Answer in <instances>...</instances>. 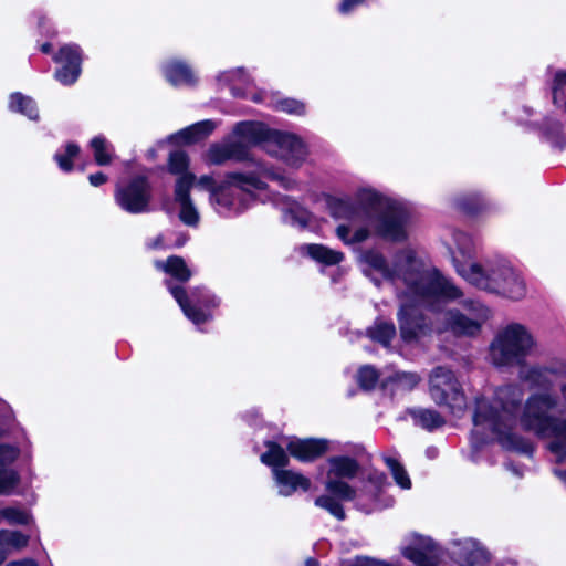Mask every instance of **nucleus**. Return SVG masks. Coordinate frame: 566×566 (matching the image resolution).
Masks as SVG:
<instances>
[{"label":"nucleus","mask_w":566,"mask_h":566,"mask_svg":"<svg viewBox=\"0 0 566 566\" xmlns=\"http://www.w3.org/2000/svg\"><path fill=\"white\" fill-rule=\"evenodd\" d=\"M365 260L371 270L395 284L400 303L397 314L400 337L407 344L419 343L431 334L432 327L421 315V306H431L439 298L455 300L461 296L455 285L428 266L409 248L399 251L391 265L375 251L367 252Z\"/></svg>","instance_id":"f257e3e1"},{"label":"nucleus","mask_w":566,"mask_h":566,"mask_svg":"<svg viewBox=\"0 0 566 566\" xmlns=\"http://www.w3.org/2000/svg\"><path fill=\"white\" fill-rule=\"evenodd\" d=\"M523 397L520 385H505L491 397L478 398L473 415L474 434L496 440L505 449L530 452L531 446L514 433Z\"/></svg>","instance_id":"f03ea898"},{"label":"nucleus","mask_w":566,"mask_h":566,"mask_svg":"<svg viewBox=\"0 0 566 566\" xmlns=\"http://www.w3.org/2000/svg\"><path fill=\"white\" fill-rule=\"evenodd\" d=\"M455 251L453 263L457 272L470 284L480 290L521 300L526 294V285L521 275L504 260L488 261L483 264L472 261L473 243L462 232L454 235Z\"/></svg>","instance_id":"7ed1b4c3"},{"label":"nucleus","mask_w":566,"mask_h":566,"mask_svg":"<svg viewBox=\"0 0 566 566\" xmlns=\"http://www.w3.org/2000/svg\"><path fill=\"white\" fill-rule=\"evenodd\" d=\"M358 203L359 207H356L347 201H337L332 207V213L337 219L349 221L377 217L376 228L380 235L397 242L407 238L408 213L403 208L370 189L359 191Z\"/></svg>","instance_id":"20e7f679"},{"label":"nucleus","mask_w":566,"mask_h":566,"mask_svg":"<svg viewBox=\"0 0 566 566\" xmlns=\"http://www.w3.org/2000/svg\"><path fill=\"white\" fill-rule=\"evenodd\" d=\"M256 169L250 172H229L220 185H216L211 176H201L197 184L210 192V205L218 213L240 212L244 209L241 200H237V192L250 193L253 190L265 188L264 178L275 180L284 188H290L292 181L261 163H254Z\"/></svg>","instance_id":"39448f33"},{"label":"nucleus","mask_w":566,"mask_h":566,"mask_svg":"<svg viewBox=\"0 0 566 566\" xmlns=\"http://www.w3.org/2000/svg\"><path fill=\"white\" fill-rule=\"evenodd\" d=\"M537 348V340L531 329L520 323L502 327L490 344L489 357L497 367L523 365Z\"/></svg>","instance_id":"423d86ee"},{"label":"nucleus","mask_w":566,"mask_h":566,"mask_svg":"<svg viewBox=\"0 0 566 566\" xmlns=\"http://www.w3.org/2000/svg\"><path fill=\"white\" fill-rule=\"evenodd\" d=\"M492 311L478 300L467 298L461 303V310H450L437 318L438 333L452 332L455 335L476 336L483 325L491 318Z\"/></svg>","instance_id":"0eeeda50"},{"label":"nucleus","mask_w":566,"mask_h":566,"mask_svg":"<svg viewBox=\"0 0 566 566\" xmlns=\"http://www.w3.org/2000/svg\"><path fill=\"white\" fill-rule=\"evenodd\" d=\"M429 392L437 405L448 407L455 416H460L465 409L462 387L453 371L446 367L438 366L432 369L429 376Z\"/></svg>","instance_id":"6e6552de"},{"label":"nucleus","mask_w":566,"mask_h":566,"mask_svg":"<svg viewBox=\"0 0 566 566\" xmlns=\"http://www.w3.org/2000/svg\"><path fill=\"white\" fill-rule=\"evenodd\" d=\"M559 406L557 397L549 392H536L531 395L521 411L520 423L528 431L538 436L547 434L551 423L555 419L552 411Z\"/></svg>","instance_id":"1a4fd4ad"},{"label":"nucleus","mask_w":566,"mask_h":566,"mask_svg":"<svg viewBox=\"0 0 566 566\" xmlns=\"http://www.w3.org/2000/svg\"><path fill=\"white\" fill-rule=\"evenodd\" d=\"M151 189L146 178L136 177L126 185H117L115 202L129 213H144L149 210Z\"/></svg>","instance_id":"9d476101"},{"label":"nucleus","mask_w":566,"mask_h":566,"mask_svg":"<svg viewBox=\"0 0 566 566\" xmlns=\"http://www.w3.org/2000/svg\"><path fill=\"white\" fill-rule=\"evenodd\" d=\"M266 150L291 166H300L307 156V147L302 138L283 132L271 133Z\"/></svg>","instance_id":"9b49d317"},{"label":"nucleus","mask_w":566,"mask_h":566,"mask_svg":"<svg viewBox=\"0 0 566 566\" xmlns=\"http://www.w3.org/2000/svg\"><path fill=\"white\" fill-rule=\"evenodd\" d=\"M196 181L195 175H185L175 182L174 198L179 207V219L188 227H197L200 221L199 211L190 197Z\"/></svg>","instance_id":"f8f14e48"},{"label":"nucleus","mask_w":566,"mask_h":566,"mask_svg":"<svg viewBox=\"0 0 566 566\" xmlns=\"http://www.w3.org/2000/svg\"><path fill=\"white\" fill-rule=\"evenodd\" d=\"M205 159L210 165H222L228 160L254 163L250 150L245 149L241 143L233 142L230 135L222 143L212 144Z\"/></svg>","instance_id":"ddd939ff"},{"label":"nucleus","mask_w":566,"mask_h":566,"mask_svg":"<svg viewBox=\"0 0 566 566\" xmlns=\"http://www.w3.org/2000/svg\"><path fill=\"white\" fill-rule=\"evenodd\" d=\"M54 60L62 64L55 73L56 80L64 85L75 83L81 74V49L74 44L64 45Z\"/></svg>","instance_id":"4468645a"},{"label":"nucleus","mask_w":566,"mask_h":566,"mask_svg":"<svg viewBox=\"0 0 566 566\" xmlns=\"http://www.w3.org/2000/svg\"><path fill=\"white\" fill-rule=\"evenodd\" d=\"M326 439H291L286 448L290 454L302 462H311L322 457L328 450Z\"/></svg>","instance_id":"2eb2a0df"},{"label":"nucleus","mask_w":566,"mask_h":566,"mask_svg":"<svg viewBox=\"0 0 566 566\" xmlns=\"http://www.w3.org/2000/svg\"><path fill=\"white\" fill-rule=\"evenodd\" d=\"M230 137L233 142L241 143L245 149L249 150L250 146L258 145L262 142L269 143L271 133L261 123L241 122L233 127Z\"/></svg>","instance_id":"dca6fc26"},{"label":"nucleus","mask_w":566,"mask_h":566,"mask_svg":"<svg viewBox=\"0 0 566 566\" xmlns=\"http://www.w3.org/2000/svg\"><path fill=\"white\" fill-rule=\"evenodd\" d=\"M551 376H566V361L556 360L544 366H534L522 373V378L536 387H551Z\"/></svg>","instance_id":"f3484780"},{"label":"nucleus","mask_w":566,"mask_h":566,"mask_svg":"<svg viewBox=\"0 0 566 566\" xmlns=\"http://www.w3.org/2000/svg\"><path fill=\"white\" fill-rule=\"evenodd\" d=\"M453 554L463 566L482 565L489 559V553L476 541L470 538L457 543Z\"/></svg>","instance_id":"a211bd4d"},{"label":"nucleus","mask_w":566,"mask_h":566,"mask_svg":"<svg viewBox=\"0 0 566 566\" xmlns=\"http://www.w3.org/2000/svg\"><path fill=\"white\" fill-rule=\"evenodd\" d=\"M274 480L279 486V493L283 496L292 495L297 489L307 491L311 488V481L301 473L273 469Z\"/></svg>","instance_id":"6ab92c4d"},{"label":"nucleus","mask_w":566,"mask_h":566,"mask_svg":"<svg viewBox=\"0 0 566 566\" xmlns=\"http://www.w3.org/2000/svg\"><path fill=\"white\" fill-rule=\"evenodd\" d=\"M19 451L11 446H0V465L9 464L18 458ZM18 476L12 470L0 469V495L8 494L17 485Z\"/></svg>","instance_id":"aec40b11"},{"label":"nucleus","mask_w":566,"mask_h":566,"mask_svg":"<svg viewBox=\"0 0 566 566\" xmlns=\"http://www.w3.org/2000/svg\"><path fill=\"white\" fill-rule=\"evenodd\" d=\"M543 437H551L548 449L557 461L566 459V417H555L551 423L549 431Z\"/></svg>","instance_id":"412c9836"},{"label":"nucleus","mask_w":566,"mask_h":566,"mask_svg":"<svg viewBox=\"0 0 566 566\" xmlns=\"http://www.w3.org/2000/svg\"><path fill=\"white\" fill-rule=\"evenodd\" d=\"M327 478L353 479L359 470L358 462L346 455L331 457L328 460Z\"/></svg>","instance_id":"4be33fe9"},{"label":"nucleus","mask_w":566,"mask_h":566,"mask_svg":"<svg viewBox=\"0 0 566 566\" xmlns=\"http://www.w3.org/2000/svg\"><path fill=\"white\" fill-rule=\"evenodd\" d=\"M402 554L419 566H436L438 563V554L430 541L423 543L422 548L416 546L405 547Z\"/></svg>","instance_id":"5701e85b"},{"label":"nucleus","mask_w":566,"mask_h":566,"mask_svg":"<svg viewBox=\"0 0 566 566\" xmlns=\"http://www.w3.org/2000/svg\"><path fill=\"white\" fill-rule=\"evenodd\" d=\"M167 81L174 86L190 85L195 82L191 69L180 61H170L164 69Z\"/></svg>","instance_id":"b1692460"},{"label":"nucleus","mask_w":566,"mask_h":566,"mask_svg":"<svg viewBox=\"0 0 566 566\" xmlns=\"http://www.w3.org/2000/svg\"><path fill=\"white\" fill-rule=\"evenodd\" d=\"M301 250L311 259L325 265H335L339 263L344 258L342 252L332 250L323 244H305L301 248Z\"/></svg>","instance_id":"393cba45"},{"label":"nucleus","mask_w":566,"mask_h":566,"mask_svg":"<svg viewBox=\"0 0 566 566\" xmlns=\"http://www.w3.org/2000/svg\"><path fill=\"white\" fill-rule=\"evenodd\" d=\"M155 266L181 282L188 281L191 276L185 260L177 255L169 256L166 261H156Z\"/></svg>","instance_id":"a878e982"},{"label":"nucleus","mask_w":566,"mask_h":566,"mask_svg":"<svg viewBox=\"0 0 566 566\" xmlns=\"http://www.w3.org/2000/svg\"><path fill=\"white\" fill-rule=\"evenodd\" d=\"M29 537L18 531H0V563L8 554L27 546Z\"/></svg>","instance_id":"bb28decb"},{"label":"nucleus","mask_w":566,"mask_h":566,"mask_svg":"<svg viewBox=\"0 0 566 566\" xmlns=\"http://www.w3.org/2000/svg\"><path fill=\"white\" fill-rule=\"evenodd\" d=\"M214 128L216 124L212 120H202L179 132L175 138L178 142L191 144L207 137Z\"/></svg>","instance_id":"cd10ccee"},{"label":"nucleus","mask_w":566,"mask_h":566,"mask_svg":"<svg viewBox=\"0 0 566 566\" xmlns=\"http://www.w3.org/2000/svg\"><path fill=\"white\" fill-rule=\"evenodd\" d=\"M172 296L178 302L185 315L192 321L195 324H201L208 319V315L200 310L191 307L188 303L186 292L182 287L170 286L169 287Z\"/></svg>","instance_id":"c85d7f7f"},{"label":"nucleus","mask_w":566,"mask_h":566,"mask_svg":"<svg viewBox=\"0 0 566 566\" xmlns=\"http://www.w3.org/2000/svg\"><path fill=\"white\" fill-rule=\"evenodd\" d=\"M9 107L13 112H18L30 119H38L39 113L34 101L20 93L10 96Z\"/></svg>","instance_id":"c756f323"},{"label":"nucleus","mask_w":566,"mask_h":566,"mask_svg":"<svg viewBox=\"0 0 566 566\" xmlns=\"http://www.w3.org/2000/svg\"><path fill=\"white\" fill-rule=\"evenodd\" d=\"M266 452L261 455L262 463L279 469L289 463V457L284 449L275 442H266Z\"/></svg>","instance_id":"7c9ffc66"},{"label":"nucleus","mask_w":566,"mask_h":566,"mask_svg":"<svg viewBox=\"0 0 566 566\" xmlns=\"http://www.w3.org/2000/svg\"><path fill=\"white\" fill-rule=\"evenodd\" d=\"M325 489L331 494L342 501H353L356 497V491L344 479L327 478Z\"/></svg>","instance_id":"2f4dec72"},{"label":"nucleus","mask_w":566,"mask_h":566,"mask_svg":"<svg viewBox=\"0 0 566 566\" xmlns=\"http://www.w3.org/2000/svg\"><path fill=\"white\" fill-rule=\"evenodd\" d=\"M369 337L380 343L382 346H388L390 340L396 336V327L392 323L377 321L373 327L368 329Z\"/></svg>","instance_id":"473e14b6"},{"label":"nucleus","mask_w":566,"mask_h":566,"mask_svg":"<svg viewBox=\"0 0 566 566\" xmlns=\"http://www.w3.org/2000/svg\"><path fill=\"white\" fill-rule=\"evenodd\" d=\"M94 159L97 165L105 166L112 163L111 144L103 136H96L91 140Z\"/></svg>","instance_id":"72a5a7b5"},{"label":"nucleus","mask_w":566,"mask_h":566,"mask_svg":"<svg viewBox=\"0 0 566 566\" xmlns=\"http://www.w3.org/2000/svg\"><path fill=\"white\" fill-rule=\"evenodd\" d=\"M412 415L416 422L428 430L441 427L444 423L443 418L434 410L420 409L413 411Z\"/></svg>","instance_id":"f704fd0d"},{"label":"nucleus","mask_w":566,"mask_h":566,"mask_svg":"<svg viewBox=\"0 0 566 566\" xmlns=\"http://www.w3.org/2000/svg\"><path fill=\"white\" fill-rule=\"evenodd\" d=\"M336 234L344 243L353 244L366 240L369 235V232L365 228H359L355 231H352L349 226L339 224L336 229Z\"/></svg>","instance_id":"c9c22d12"},{"label":"nucleus","mask_w":566,"mask_h":566,"mask_svg":"<svg viewBox=\"0 0 566 566\" xmlns=\"http://www.w3.org/2000/svg\"><path fill=\"white\" fill-rule=\"evenodd\" d=\"M189 160L184 151H175L169 156V171L180 179L185 175H193L188 171Z\"/></svg>","instance_id":"e433bc0d"},{"label":"nucleus","mask_w":566,"mask_h":566,"mask_svg":"<svg viewBox=\"0 0 566 566\" xmlns=\"http://www.w3.org/2000/svg\"><path fill=\"white\" fill-rule=\"evenodd\" d=\"M385 462L387 467L389 468L396 483L401 486L402 489H410L411 481L406 472V470L400 465V463L392 459V458H385Z\"/></svg>","instance_id":"4c0bfd02"},{"label":"nucleus","mask_w":566,"mask_h":566,"mask_svg":"<svg viewBox=\"0 0 566 566\" xmlns=\"http://www.w3.org/2000/svg\"><path fill=\"white\" fill-rule=\"evenodd\" d=\"M315 505L329 512L338 520L345 518L344 510L340 503L331 495H321L315 500Z\"/></svg>","instance_id":"58836bf2"},{"label":"nucleus","mask_w":566,"mask_h":566,"mask_svg":"<svg viewBox=\"0 0 566 566\" xmlns=\"http://www.w3.org/2000/svg\"><path fill=\"white\" fill-rule=\"evenodd\" d=\"M379 378L377 370L371 366H364L359 369L357 381L364 389H371L375 387Z\"/></svg>","instance_id":"ea45409f"},{"label":"nucleus","mask_w":566,"mask_h":566,"mask_svg":"<svg viewBox=\"0 0 566 566\" xmlns=\"http://www.w3.org/2000/svg\"><path fill=\"white\" fill-rule=\"evenodd\" d=\"M80 151V148L76 144H67L65 147V153L55 155V160L59 164V167L64 171H70L72 169V158H74Z\"/></svg>","instance_id":"a19ab883"},{"label":"nucleus","mask_w":566,"mask_h":566,"mask_svg":"<svg viewBox=\"0 0 566 566\" xmlns=\"http://www.w3.org/2000/svg\"><path fill=\"white\" fill-rule=\"evenodd\" d=\"M0 516L10 524H27L29 521L28 514L15 507H6L1 510Z\"/></svg>","instance_id":"79ce46f5"},{"label":"nucleus","mask_w":566,"mask_h":566,"mask_svg":"<svg viewBox=\"0 0 566 566\" xmlns=\"http://www.w3.org/2000/svg\"><path fill=\"white\" fill-rule=\"evenodd\" d=\"M392 381L405 389H413L420 381V377L415 373H396Z\"/></svg>","instance_id":"37998d69"},{"label":"nucleus","mask_w":566,"mask_h":566,"mask_svg":"<svg viewBox=\"0 0 566 566\" xmlns=\"http://www.w3.org/2000/svg\"><path fill=\"white\" fill-rule=\"evenodd\" d=\"M277 109L289 113V114H295L301 115L305 111V106L303 103L296 101V99H282L276 105Z\"/></svg>","instance_id":"c03bdc74"},{"label":"nucleus","mask_w":566,"mask_h":566,"mask_svg":"<svg viewBox=\"0 0 566 566\" xmlns=\"http://www.w3.org/2000/svg\"><path fill=\"white\" fill-rule=\"evenodd\" d=\"M566 85V72L558 71L555 74L554 84H553V101L557 103L558 98L563 97V86Z\"/></svg>","instance_id":"a18cd8bd"},{"label":"nucleus","mask_w":566,"mask_h":566,"mask_svg":"<svg viewBox=\"0 0 566 566\" xmlns=\"http://www.w3.org/2000/svg\"><path fill=\"white\" fill-rule=\"evenodd\" d=\"M361 2L363 0H343L339 6V11L344 14H347Z\"/></svg>","instance_id":"49530a36"},{"label":"nucleus","mask_w":566,"mask_h":566,"mask_svg":"<svg viewBox=\"0 0 566 566\" xmlns=\"http://www.w3.org/2000/svg\"><path fill=\"white\" fill-rule=\"evenodd\" d=\"M88 180L92 186L98 187V186L103 185L104 182H106L107 177L103 172H96V174L90 175Z\"/></svg>","instance_id":"de8ad7c7"},{"label":"nucleus","mask_w":566,"mask_h":566,"mask_svg":"<svg viewBox=\"0 0 566 566\" xmlns=\"http://www.w3.org/2000/svg\"><path fill=\"white\" fill-rule=\"evenodd\" d=\"M559 396H560V400H558V402H559L558 408H560V411L566 410V382H564L559 386Z\"/></svg>","instance_id":"09e8293b"},{"label":"nucleus","mask_w":566,"mask_h":566,"mask_svg":"<svg viewBox=\"0 0 566 566\" xmlns=\"http://www.w3.org/2000/svg\"><path fill=\"white\" fill-rule=\"evenodd\" d=\"M292 223H295V224H298L301 227H305L307 221H306V213L305 212H301L300 216H292Z\"/></svg>","instance_id":"8fccbe9b"},{"label":"nucleus","mask_w":566,"mask_h":566,"mask_svg":"<svg viewBox=\"0 0 566 566\" xmlns=\"http://www.w3.org/2000/svg\"><path fill=\"white\" fill-rule=\"evenodd\" d=\"M150 249H160L164 245L163 235H157L153 241L147 243Z\"/></svg>","instance_id":"3c124183"},{"label":"nucleus","mask_w":566,"mask_h":566,"mask_svg":"<svg viewBox=\"0 0 566 566\" xmlns=\"http://www.w3.org/2000/svg\"><path fill=\"white\" fill-rule=\"evenodd\" d=\"M7 566H36L35 562L33 559H24L17 563H11Z\"/></svg>","instance_id":"603ef678"},{"label":"nucleus","mask_w":566,"mask_h":566,"mask_svg":"<svg viewBox=\"0 0 566 566\" xmlns=\"http://www.w3.org/2000/svg\"><path fill=\"white\" fill-rule=\"evenodd\" d=\"M41 50L43 53H49L51 51V44L49 43H44L42 46H41Z\"/></svg>","instance_id":"864d4df0"},{"label":"nucleus","mask_w":566,"mask_h":566,"mask_svg":"<svg viewBox=\"0 0 566 566\" xmlns=\"http://www.w3.org/2000/svg\"><path fill=\"white\" fill-rule=\"evenodd\" d=\"M307 566H316V560H314V559L307 560Z\"/></svg>","instance_id":"5fc2aeb1"},{"label":"nucleus","mask_w":566,"mask_h":566,"mask_svg":"<svg viewBox=\"0 0 566 566\" xmlns=\"http://www.w3.org/2000/svg\"><path fill=\"white\" fill-rule=\"evenodd\" d=\"M234 73H235L237 75H241V74L243 73V71H242V70H237Z\"/></svg>","instance_id":"6e6d98bb"}]
</instances>
